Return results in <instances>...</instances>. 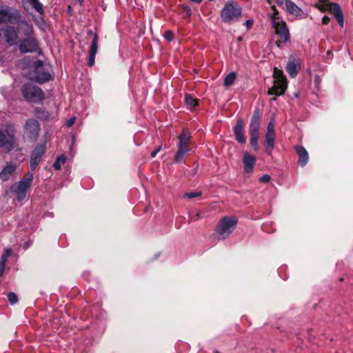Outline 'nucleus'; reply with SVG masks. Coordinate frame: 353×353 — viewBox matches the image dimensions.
<instances>
[{"mask_svg":"<svg viewBox=\"0 0 353 353\" xmlns=\"http://www.w3.org/2000/svg\"><path fill=\"white\" fill-rule=\"evenodd\" d=\"M285 1H286V0H276V3H277V4H278L279 6H282V5H283L284 3L285 4Z\"/></svg>","mask_w":353,"mask_h":353,"instance_id":"41","label":"nucleus"},{"mask_svg":"<svg viewBox=\"0 0 353 353\" xmlns=\"http://www.w3.org/2000/svg\"><path fill=\"white\" fill-rule=\"evenodd\" d=\"M19 49L21 53L35 52L38 49V42L33 36L28 37L20 42Z\"/></svg>","mask_w":353,"mask_h":353,"instance_id":"12","label":"nucleus"},{"mask_svg":"<svg viewBox=\"0 0 353 353\" xmlns=\"http://www.w3.org/2000/svg\"><path fill=\"white\" fill-rule=\"evenodd\" d=\"M201 195V192H186L184 194V197H186L189 199H193L195 197H199Z\"/></svg>","mask_w":353,"mask_h":353,"instance_id":"30","label":"nucleus"},{"mask_svg":"<svg viewBox=\"0 0 353 353\" xmlns=\"http://www.w3.org/2000/svg\"><path fill=\"white\" fill-rule=\"evenodd\" d=\"M241 14V8L234 1L227 2L221 10V17L225 23L237 20Z\"/></svg>","mask_w":353,"mask_h":353,"instance_id":"4","label":"nucleus"},{"mask_svg":"<svg viewBox=\"0 0 353 353\" xmlns=\"http://www.w3.org/2000/svg\"><path fill=\"white\" fill-rule=\"evenodd\" d=\"M32 7L39 13L43 12L42 5L38 0H28Z\"/></svg>","mask_w":353,"mask_h":353,"instance_id":"29","label":"nucleus"},{"mask_svg":"<svg viewBox=\"0 0 353 353\" xmlns=\"http://www.w3.org/2000/svg\"><path fill=\"white\" fill-rule=\"evenodd\" d=\"M66 161V157L63 155H61L57 157L56 161L54 162L53 167L55 170H59L61 168V165L64 164Z\"/></svg>","mask_w":353,"mask_h":353,"instance_id":"28","label":"nucleus"},{"mask_svg":"<svg viewBox=\"0 0 353 353\" xmlns=\"http://www.w3.org/2000/svg\"><path fill=\"white\" fill-rule=\"evenodd\" d=\"M160 150H161V148L159 147V148H157L155 150H154V151L151 153V157H152V158H153V157H154L157 155V154L160 151Z\"/></svg>","mask_w":353,"mask_h":353,"instance_id":"40","label":"nucleus"},{"mask_svg":"<svg viewBox=\"0 0 353 353\" xmlns=\"http://www.w3.org/2000/svg\"><path fill=\"white\" fill-rule=\"evenodd\" d=\"M275 141V134L274 132L267 131L265 134V145L266 148V151L268 154H270L272 152V150L274 145Z\"/></svg>","mask_w":353,"mask_h":353,"instance_id":"23","label":"nucleus"},{"mask_svg":"<svg viewBox=\"0 0 353 353\" xmlns=\"http://www.w3.org/2000/svg\"><path fill=\"white\" fill-rule=\"evenodd\" d=\"M285 10L291 14L295 16H300L302 11L292 1H285Z\"/></svg>","mask_w":353,"mask_h":353,"instance_id":"24","label":"nucleus"},{"mask_svg":"<svg viewBox=\"0 0 353 353\" xmlns=\"http://www.w3.org/2000/svg\"><path fill=\"white\" fill-rule=\"evenodd\" d=\"M8 299L9 302L11 304H14L18 301L17 296L14 292H10L8 294Z\"/></svg>","mask_w":353,"mask_h":353,"instance_id":"31","label":"nucleus"},{"mask_svg":"<svg viewBox=\"0 0 353 353\" xmlns=\"http://www.w3.org/2000/svg\"><path fill=\"white\" fill-rule=\"evenodd\" d=\"M12 254V250L7 248L5 250L3 254L2 255L1 260L7 262L8 258Z\"/></svg>","mask_w":353,"mask_h":353,"instance_id":"32","label":"nucleus"},{"mask_svg":"<svg viewBox=\"0 0 353 353\" xmlns=\"http://www.w3.org/2000/svg\"><path fill=\"white\" fill-rule=\"evenodd\" d=\"M191 1L198 3L201 2L202 0H191Z\"/></svg>","mask_w":353,"mask_h":353,"instance_id":"43","label":"nucleus"},{"mask_svg":"<svg viewBox=\"0 0 353 353\" xmlns=\"http://www.w3.org/2000/svg\"><path fill=\"white\" fill-rule=\"evenodd\" d=\"M259 181L261 183H268L270 181V176L268 174H264L259 179Z\"/></svg>","mask_w":353,"mask_h":353,"instance_id":"36","label":"nucleus"},{"mask_svg":"<svg viewBox=\"0 0 353 353\" xmlns=\"http://www.w3.org/2000/svg\"><path fill=\"white\" fill-rule=\"evenodd\" d=\"M271 8L274 11L273 14H270L271 21H272V19L274 18V17H275L276 20H281L279 17V11L276 9L275 6H272Z\"/></svg>","mask_w":353,"mask_h":353,"instance_id":"34","label":"nucleus"},{"mask_svg":"<svg viewBox=\"0 0 353 353\" xmlns=\"http://www.w3.org/2000/svg\"><path fill=\"white\" fill-rule=\"evenodd\" d=\"M236 79V74L234 72H230L224 79L223 84L225 87L231 86L234 84Z\"/></svg>","mask_w":353,"mask_h":353,"instance_id":"26","label":"nucleus"},{"mask_svg":"<svg viewBox=\"0 0 353 353\" xmlns=\"http://www.w3.org/2000/svg\"><path fill=\"white\" fill-rule=\"evenodd\" d=\"M190 137L191 134L187 130H183L179 136L178 151L174 157V161L176 163L181 162L185 154L190 150Z\"/></svg>","mask_w":353,"mask_h":353,"instance_id":"6","label":"nucleus"},{"mask_svg":"<svg viewBox=\"0 0 353 353\" xmlns=\"http://www.w3.org/2000/svg\"><path fill=\"white\" fill-rule=\"evenodd\" d=\"M243 162L244 164V170L246 172H250L252 170L253 167L256 163L254 157L251 156L248 152H245L243 155Z\"/></svg>","mask_w":353,"mask_h":353,"instance_id":"22","label":"nucleus"},{"mask_svg":"<svg viewBox=\"0 0 353 353\" xmlns=\"http://www.w3.org/2000/svg\"><path fill=\"white\" fill-rule=\"evenodd\" d=\"M19 17L18 12L10 13L6 9H0V24L7 22L14 23Z\"/></svg>","mask_w":353,"mask_h":353,"instance_id":"17","label":"nucleus"},{"mask_svg":"<svg viewBox=\"0 0 353 353\" xmlns=\"http://www.w3.org/2000/svg\"><path fill=\"white\" fill-rule=\"evenodd\" d=\"M0 34L3 35L6 42L10 46L16 44L18 42V32L12 26H7L1 29Z\"/></svg>","mask_w":353,"mask_h":353,"instance_id":"14","label":"nucleus"},{"mask_svg":"<svg viewBox=\"0 0 353 353\" xmlns=\"http://www.w3.org/2000/svg\"><path fill=\"white\" fill-rule=\"evenodd\" d=\"M17 165L12 163H8L0 172V178L1 180L8 181L16 170Z\"/></svg>","mask_w":353,"mask_h":353,"instance_id":"18","label":"nucleus"},{"mask_svg":"<svg viewBox=\"0 0 353 353\" xmlns=\"http://www.w3.org/2000/svg\"><path fill=\"white\" fill-rule=\"evenodd\" d=\"M237 224V219L234 216H224L216 227V232L221 239H225L234 231Z\"/></svg>","mask_w":353,"mask_h":353,"instance_id":"3","label":"nucleus"},{"mask_svg":"<svg viewBox=\"0 0 353 353\" xmlns=\"http://www.w3.org/2000/svg\"><path fill=\"white\" fill-rule=\"evenodd\" d=\"M45 152V144H40L34 148L30 158V167L31 171L35 170Z\"/></svg>","mask_w":353,"mask_h":353,"instance_id":"13","label":"nucleus"},{"mask_svg":"<svg viewBox=\"0 0 353 353\" xmlns=\"http://www.w3.org/2000/svg\"><path fill=\"white\" fill-rule=\"evenodd\" d=\"M43 63L42 61H37L34 63L33 71L28 74V77L38 83H43L50 79V74L48 72H43Z\"/></svg>","mask_w":353,"mask_h":353,"instance_id":"9","label":"nucleus"},{"mask_svg":"<svg viewBox=\"0 0 353 353\" xmlns=\"http://www.w3.org/2000/svg\"><path fill=\"white\" fill-rule=\"evenodd\" d=\"M299 63L294 56H290L287 64L286 70L291 77H295L298 73L297 65Z\"/></svg>","mask_w":353,"mask_h":353,"instance_id":"19","label":"nucleus"},{"mask_svg":"<svg viewBox=\"0 0 353 353\" xmlns=\"http://www.w3.org/2000/svg\"><path fill=\"white\" fill-rule=\"evenodd\" d=\"M296 152L299 155V163L303 167L305 166L309 159V155L307 150L302 146H296Z\"/></svg>","mask_w":353,"mask_h":353,"instance_id":"21","label":"nucleus"},{"mask_svg":"<svg viewBox=\"0 0 353 353\" xmlns=\"http://www.w3.org/2000/svg\"><path fill=\"white\" fill-rule=\"evenodd\" d=\"M214 353H219V352H215Z\"/></svg>","mask_w":353,"mask_h":353,"instance_id":"45","label":"nucleus"},{"mask_svg":"<svg viewBox=\"0 0 353 353\" xmlns=\"http://www.w3.org/2000/svg\"><path fill=\"white\" fill-rule=\"evenodd\" d=\"M19 28L22 31L25 36L31 37L33 33V28L28 22L23 21H21L19 24Z\"/></svg>","mask_w":353,"mask_h":353,"instance_id":"25","label":"nucleus"},{"mask_svg":"<svg viewBox=\"0 0 353 353\" xmlns=\"http://www.w3.org/2000/svg\"><path fill=\"white\" fill-rule=\"evenodd\" d=\"M40 127L39 122L35 119H28L24 125V134L27 138L34 139L37 137Z\"/></svg>","mask_w":353,"mask_h":353,"instance_id":"11","label":"nucleus"},{"mask_svg":"<svg viewBox=\"0 0 353 353\" xmlns=\"http://www.w3.org/2000/svg\"><path fill=\"white\" fill-rule=\"evenodd\" d=\"M185 101L187 106L190 109H192L193 108L196 107L198 105L197 100L190 94H185Z\"/></svg>","mask_w":353,"mask_h":353,"instance_id":"27","label":"nucleus"},{"mask_svg":"<svg viewBox=\"0 0 353 353\" xmlns=\"http://www.w3.org/2000/svg\"><path fill=\"white\" fill-rule=\"evenodd\" d=\"M272 26L275 33L280 37V40L276 42V46L280 48L281 42H288L290 38V32L287 28L286 23L283 20H276L275 17L272 19Z\"/></svg>","mask_w":353,"mask_h":353,"instance_id":"10","label":"nucleus"},{"mask_svg":"<svg viewBox=\"0 0 353 353\" xmlns=\"http://www.w3.org/2000/svg\"><path fill=\"white\" fill-rule=\"evenodd\" d=\"M330 21V17L325 16L322 19V23L325 25L327 24Z\"/></svg>","mask_w":353,"mask_h":353,"instance_id":"39","label":"nucleus"},{"mask_svg":"<svg viewBox=\"0 0 353 353\" xmlns=\"http://www.w3.org/2000/svg\"><path fill=\"white\" fill-rule=\"evenodd\" d=\"M21 92L26 100L30 102L40 101L44 98L43 91L38 86L30 83H25Z\"/></svg>","mask_w":353,"mask_h":353,"instance_id":"7","label":"nucleus"},{"mask_svg":"<svg viewBox=\"0 0 353 353\" xmlns=\"http://www.w3.org/2000/svg\"><path fill=\"white\" fill-rule=\"evenodd\" d=\"M234 136L236 141L241 143L246 142V138L244 136V123L241 119H238L234 129Z\"/></svg>","mask_w":353,"mask_h":353,"instance_id":"16","label":"nucleus"},{"mask_svg":"<svg viewBox=\"0 0 353 353\" xmlns=\"http://www.w3.org/2000/svg\"><path fill=\"white\" fill-rule=\"evenodd\" d=\"M267 131L274 132V115H272V118L268 124Z\"/></svg>","mask_w":353,"mask_h":353,"instance_id":"33","label":"nucleus"},{"mask_svg":"<svg viewBox=\"0 0 353 353\" xmlns=\"http://www.w3.org/2000/svg\"><path fill=\"white\" fill-rule=\"evenodd\" d=\"M33 181V174L29 172L26 176L18 183L11 188V191L16 195V198L19 201L23 200L26 196V192L30 188Z\"/></svg>","mask_w":353,"mask_h":353,"instance_id":"2","label":"nucleus"},{"mask_svg":"<svg viewBox=\"0 0 353 353\" xmlns=\"http://www.w3.org/2000/svg\"><path fill=\"white\" fill-rule=\"evenodd\" d=\"M173 33L172 31L170 30H167L165 34H164V37L165 38V39H167L168 41H171L173 39Z\"/></svg>","mask_w":353,"mask_h":353,"instance_id":"35","label":"nucleus"},{"mask_svg":"<svg viewBox=\"0 0 353 353\" xmlns=\"http://www.w3.org/2000/svg\"><path fill=\"white\" fill-rule=\"evenodd\" d=\"M261 114L259 109H255L251 119L249 134L250 137V145L255 151L259 150L258 139L259 137V131L260 127Z\"/></svg>","mask_w":353,"mask_h":353,"instance_id":"1","label":"nucleus"},{"mask_svg":"<svg viewBox=\"0 0 353 353\" xmlns=\"http://www.w3.org/2000/svg\"><path fill=\"white\" fill-rule=\"evenodd\" d=\"M98 49V37L97 34H94L92 45L90 46V57H89V61L88 64L90 66H92L94 64V59L95 55L97 52Z\"/></svg>","mask_w":353,"mask_h":353,"instance_id":"20","label":"nucleus"},{"mask_svg":"<svg viewBox=\"0 0 353 353\" xmlns=\"http://www.w3.org/2000/svg\"><path fill=\"white\" fill-rule=\"evenodd\" d=\"M6 262L0 260V276H2L5 270Z\"/></svg>","mask_w":353,"mask_h":353,"instance_id":"37","label":"nucleus"},{"mask_svg":"<svg viewBox=\"0 0 353 353\" xmlns=\"http://www.w3.org/2000/svg\"><path fill=\"white\" fill-rule=\"evenodd\" d=\"M14 145V137L8 132H3L0 130V148H3L10 151Z\"/></svg>","mask_w":353,"mask_h":353,"instance_id":"15","label":"nucleus"},{"mask_svg":"<svg viewBox=\"0 0 353 353\" xmlns=\"http://www.w3.org/2000/svg\"><path fill=\"white\" fill-rule=\"evenodd\" d=\"M316 7L321 11H329L332 13L339 24L343 27L344 25L343 15L339 5L336 3H331L327 0H319L316 4Z\"/></svg>","mask_w":353,"mask_h":353,"instance_id":"5","label":"nucleus"},{"mask_svg":"<svg viewBox=\"0 0 353 353\" xmlns=\"http://www.w3.org/2000/svg\"><path fill=\"white\" fill-rule=\"evenodd\" d=\"M75 120H76V118L75 117H72L70 118L68 121H67V126L68 127H71L75 122Z\"/></svg>","mask_w":353,"mask_h":353,"instance_id":"38","label":"nucleus"},{"mask_svg":"<svg viewBox=\"0 0 353 353\" xmlns=\"http://www.w3.org/2000/svg\"><path fill=\"white\" fill-rule=\"evenodd\" d=\"M248 27L251 26L253 24V21L252 20H248L245 23Z\"/></svg>","mask_w":353,"mask_h":353,"instance_id":"42","label":"nucleus"},{"mask_svg":"<svg viewBox=\"0 0 353 353\" xmlns=\"http://www.w3.org/2000/svg\"><path fill=\"white\" fill-rule=\"evenodd\" d=\"M267 2H268V3H270V4L271 3V1H270V0H267Z\"/></svg>","mask_w":353,"mask_h":353,"instance_id":"44","label":"nucleus"},{"mask_svg":"<svg viewBox=\"0 0 353 353\" xmlns=\"http://www.w3.org/2000/svg\"><path fill=\"white\" fill-rule=\"evenodd\" d=\"M273 77L274 79V85L268 90V94L281 95L285 92L287 88L286 79L283 75V71L275 68L274 69Z\"/></svg>","mask_w":353,"mask_h":353,"instance_id":"8","label":"nucleus"}]
</instances>
